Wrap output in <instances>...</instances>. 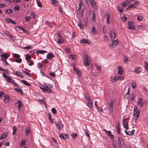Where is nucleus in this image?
Listing matches in <instances>:
<instances>
[{"mask_svg":"<svg viewBox=\"0 0 148 148\" xmlns=\"http://www.w3.org/2000/svg\"><path fill=\"white\" fill-rule=\"evenodd\" d=\"M9 100V97L8 95H6L5 96L4 99V101L5 103H8V102Z\"/></svg>","mask_w":148,"mask_h":148,"instance_id":"obj_18","label":"nucleus"},{"mask_svg":"<svg viewBox=\"0 0 148 148\" xmlns=\"http://www.w3.org/2000/svg\"><path fill=\"white\" fill-rule=\"evenodd\" d=\"M89 1L91 6L95 10H96L97 9V7L96 4L95 2V0H90Z\"/></svg>","mask_w":148,"mask_h":148,"instance_id":"obj_9","label":"nucleus"},{"mask_svg":"<svg viewBox=\"0 0 148 148\" xmlns=\"http://www.w3.org/2000/svg\"><path fill=\"white\" fill-rule=\"evenodd\" d=\"M91 12L92 13V20L93 21L95 22L96 19V17L95 12L93 10H92Z\"/></svg>","mask_w":148,"mask_h":148,"instance_id":"obj_13","label":"nucleus"},{"mask_svg":"<svg viewBox=\"0 0 148 148\" xmlns=\"http://www.w3.org/2000/svg\"><path fill=\"white\" fill-rule=\"evenodd\" d=\"M136 86V84L135 82H133L132 84V87L134 89Z\"/></svg>","mask_w":148,"mask_h":148,"instance_id":"obj_61","label":"nucleus"},{"mask_svg":"<svg viewBox=\"0 0 148 148\" xmlns=\"http://www.w3.org/2000/svg\"><path fill=\"white\" fill-rule=\"evenodd\" d=\"M17 103H18V110H20L21 107L22 106V104L21 101L20 100H18Z\"/></svg>","mask_w":148,"mask_h":148,"instance_id":"obj_34","label":"nucleus"},{"mask_svg":"<svg viewBox=\"0 0 148 148\" xmlns=\"http://www.w3.org/2000/svg\"><path fill=\"white\" fill-rule=\"evenodd\" d=\"M0 56L2 58L1 60H6L9 57V55L7 53H4L1 54Z\"/></svg>","mask_w":148,"mask_h":148,"instance_id":"obj_5","label":"nucleus"},{"mask_svg":"<svg viewBox=\"0 0 148 148\" xmlns=\"http://www.w3.org/2000/svg\"><path fill=\"white\" fill-rule=\"evenodd\" d=\"M51 2L53 5L56 6L58 4V2L56 0H51Z\"/></svg>","mask_w":148,"mask_h":148,"instance_id":"obj_28","label":"nucleus"},{"mask_svg":"<svg viewBox=\"0 0 148 148\" xmlns=\"http://www.w3.org/2000/svg\"><path fill=\"white\" fill-rule=\"evenodd\" d=\"M83 5V2H82V0H80L79 1V8L78 10V11L79 10H80V9H82L81 8V6H82V5Z\"/></svg>","mask_w":148,"mask_h":148,"instance_id":"obj_33","label":"nucleus"},{"mask_svg":"<svg viewBox=\"0 0 148 148\" xmlns=\"http://www.w3.org/2000/svg\"><path fill=\"white\" fill-rule=\"evenodd\" d=\"M105 16L106 18L107 22L108 23H109L110 22V15L108 13H106Z\"/></svg>","mask_w":148,"mask_h":148,"instance_id":"obj_14","label":"nucleus"},{"mask_svg":"<svg viewBox=\"0 0 148 148\" xmlns=\"http://www.w3.org/2000/svg\"><path fill=\"white\" fill-rule=\"evenodd\" d=\"M134 99V96L133 93L131 94V99L133 101Z\"/></svg>","mask_w":148,"mask_h":148,"instance_id":"obj_57","label":"nucleus"},{"mask_svg":"<svg viewBox=\"0 0 148 148\" xmlns=\"http://www.w3.org/2000/svg\"><path fill=\"white\" fill-rule=\"evenodd\" d=\"M7 136V135L3 133V134L1 136V138H2V139H3L5 138H6Z\"/></svg>","mask_w":148,"mask_h":148,"instance_id":"obj_58","label":"nucleus"},{"mask_svg":"<svg viewBox=\"0 0 148 148\" xmlns=\"http://www.w3.org/2000/svg\"><path fill=\"white\" fill-rule=\"evenodd\" d=\"M10 82L11 83V84L14 85H15V86H17V84H15V82L14 80L12 79Z\"/></svg>","mask_w":148,"mask_h":148,"instance_id":"obj_49","label":"nucleus"},{"mask_svg":"<svg viewBox=\"0 0 148 148\" xmlns=\"http://www.w3.org/2000/svg\"><path fill=\"white\" fill-rule=\"evenodd\" d=\"M25 133L27 136H28L30 134V130L29 128L27 127L26 128Z\"/></svg>","mask_w":148,"mask_h":148,"instance_id":"obj_26","label":"nucleus"},{"mask_svg":"<svg viewBox=\"0 0 148 148\" xmlns=\"http://www.w3.org/2000/svg\"><path fill=\"white\" fill-rule=\"evenodd\" d=\"M127 28L132 30L135 29V27L133 26H128L127 27Z\"/></svg>","mask_w":148,"mask_h":148,"instance_id":"obj_55","label":"nucleus"},{"mask_svg":"<svg viewBox=\"0 0 148 148\" xmlns=\"http://www.w3.org/2000/svg\"><path fill=\"white\" fill-rule=\"evenodd\" d=\"M64 41V40L63 39H60L57 41V43L58 44H59L63 42Z\"/></svg>","mask_w":148,"mask_h":148,"instance_id":"obj_54","label":"nucleus"},{"mask_svg":"<svg viewBox=\"0 0 148 148\" xmlns=\"http://www.w3.org/2000/svg\"><path fill=\"white\" fill-rule=\"evenodd\" d=\"M112 143L114 148H117L116 143L113 140L112 142Z\"/></svg>","mask_w":148,"mask_h":148,"instance_id":"obj_25","label":"nucleus"},{"mask_svg":"<svg viewBox=\"0 0 148 148\" xmlns=\"http://www.w3.org/2000/svg\"><path fill=\"white\" fill-rule=\"evenodd\" d=\"M117 80L116 77V76H114L112 78L111 80V82L112 83H114L116 82Z\"/></svg>","mask_w":148,"mask_h":148,"instance_id":"obj_30","label":"nucleus"},{"mask_svg":"<svg viewBox=\"0 0 148 148\" xmlns=\"http://www.w3.org/2000/svg\"><path fill=\"white\" fill-rule=\"evenodd\" d=\"M4 34L8 36L10 34L9 32L7 31H4Z\"/></svg>","mask_w":148,"mask_h":148,"instance_id":"obj_56","label":"nucleus"},{"mask_svg":"<svg viewBox=\"0 0 148 148\" xmlns=\"http://www.w3.org/2000/svg\"><path fill=\"white\" fill-rule=\"evenodd\" d=\"M22 72L25 73L26 75L29 76V77H31V74H30V73H28L26 71L24 70H23L22 71Z\"/></svg>","mask_w":148,"mask_h":148,"instance_id":"obj_47","label":"nucleus"},{"mask_svg":"<svg viewBox=\"0 0 148 148\" xmlns=\"http://www.w3.org/2000/svg\"><path fill=\"white\" fill-rule=\"evenodd\" d=\"M59 137L65 140L66 138H69L68 135L67 134H65L64 133L60 134H59Z\"/></svg>","mask_w":148,"mask_h":148,"instance_id":"obj_8","label":"nucleus"},{"mask_svg":"<svg viewBox=\"0 0 148 148\" xmlns=\"http://www.w3.org/2000/svg\"><path fill=\"white\" fill-rule=\"evenodd\" d=\"M111 38L112 40H115L116 34L114 32L110 31Z\"/></svg>","mask_w":148,"mask_h":148,"instance_id":"obj_10","label":"nucleus"},{"mask_svg":"<svg viewBox=\"0 0 148 148\" xmlns=\"http://www.w3.org/2000/svg\"><path fill=\"white\" fill-rule=\"evenodd\" d=\"M140 111L138 110V108L135 106L134 111V117L135 120H136L138 119L140 115Z\"/></svg>","mask_w":148,"mask_h":148,"instance_id":"obj_1","label":"nucleus"},{"mask_svg":"<svg viewBox=\"0 0 148 148\" xmlns=\"http://www.w3.org/2000/svg\"><path fill=\"white\" fill-rule=\"evenodd\" d=\"M13 11L10 9H8L5 10V12L6 14H10L13 12Z\"/></svg>","mask_w":148,"mask_h":148,"instance_id":"obj_31","label":"nucleus"},{"mask_svg":"<svg viewBox=\"0 0 148 148\" xmlns=\"http://www.w3.org/2000/svg\"><path fill=\"white\" fill-rule=\"evenodd\" d=\"M114 102L111 99V100L109 104V109L111 112H112L113 111V104Z\"/></svg>","mask_w":148,"mask_h":148,"instance_id":"obj_6","label":"nucleus"},{"mask_svg":"<svg viewBox=\"0 0 148 148\" xmlns=\"http://www.w3.org/2000/svg\"><path fill=\"white\" fill-rule=\"evenodd\" d=\"M49 118L50 121L51 123H53V120L51 118V114H50L49 115Z\"/></svg>","mask_w":148,"mask_h":148,"instance_id":"obj_53","label":"nucleus"},{"mask_svg":"<svg viewBox=\"0 0 148 148\" xmlns=\"http://www.w3.org/2000/svg\"><path fill=\"white\" fill-rule=\"evenodd\" d=\"M92 32L94 34H97V31L95 27V26H93L92 28Z\"/></svg>","mask_w":148,"mask_h":148,"instance_id":"obj_35","label":"nucleus"},{"mask_svg":"<svg viewBox=\"0 0 148 148\" xmlns=\"http://www.w3.org/2000/svg\"><path fill=\"white\" fill-rule=\"evenodd\" d=\"M123 73L122 68L121 66H119L118 69V73L120 75L122 74Z\"/></svg>","mask_w":148,"mask_h":148,"instance_id":"obj_20","label":"nucleus"},{"mask_svg":"<svg viewBox=\"0 0 148 148\" xmlns=\"http://www.w3.org/2000/svg\"><path fill=\"white\" fill-rule=\"evenodd\" d=\"M87 105L88 107L90 109L92 108V107L93 106L92 103H87Z\"/></svg>","mask_w":148,"mask_h":148,"instance_id":"obj_39","label":"nucleus"},{"mask_svg":"<svg viewBox=\"0 0 148 148\" xmlns=\"http://www.w3.org/2000/svg\"><path fill=\"white\" fill-rule=\"evenodd\" d=\"M85 61L83 62L85 66H88L90 64V60L88 58V56L87 55L85 54L84 56Z\"/></svg>","mask_w":148,"mask_h":148,"instance_id":"obj_2","label":"nucleus"},{"mask_svg":"<svg viewBox=\"0 0 148 148\" xmlns=\"http://www.w3.org/2000/svg\"><path fill=\"white\" fill-rule=\"evenodd\" d=\"M20 7L18 5H16L14 7L15 11H18L20 10Z\"/></svg>","mask_w":148,"mask_h":148,"instance_id":"obj_43","label":"nucleus"},{"mask_svg":"<svg viewBox=\"0 0 148 148\" xmlns=\"http://www.w3.org/2000/svg\"><path fill=\"white\" fill-rule=\"evenodd\" d=\"M145 68L146 70H147V69L148 66V64L146 62H145Z\"/></svg>","mask_w":148,"mask_h":148,"instance_id":"obj_64","label":"nucleus"},{"mask_svg":"<svg viewBox=\"0 0 148 148\" xmlns=\"http://www.w3.org/2000/svg\"><path fill=\"white\" fill-rule=\"evenodd\" d=\"M88 40H87L85 38H84L81 40L80 41V43H83L84 44H88Z\"/></svg>","mask_w":148,"mask_h":148,"instance_id":"obj_16","label":"nucleus"},{"mask_svg":"<svg viewBox=\"0 0 148 148\" xmlns=\"http://www.w3.org/2000/svg\"><path fill=\"white\" fill-rule=\"evenodd\" d=\"M54 57L52 53H50L48 54L47 56V58L48 59H51Z\"/></svg>","mask_w":148,"mask_h":148,"instance_id":"obj_19","label":"nucleus"},{"mask_svg":"<svg viewBox=\"0 0 148 148\" xmlns=\"http://www.w3.org/2000/svg\"><path fill=\"white\" fill-rule=\"evenodd\" d=\"M73 70L74 71H75L76 73H77V74L78 75V76L80 77L81 76V72L80 71H78V70H77L75 68V65L74 64H73Z\"/></svg>","mask_w":148,"mask_h":148,"instance_id":"obj_11","label":"nucleus"},{"mask_svg":"<svg viewBox=\"0 0 148 148\" xmlns=\"http://www.w3.org/2000/svg\"><path fill=\"white\" fill-rule=\"evenodd\" d=\"M45 87L48 88H51L53 87V85L51 84L45 83Z\"/></svg>","mask_w":148,"mask_h":148,"instance_id":"obj_21","label":"nucleus"},{"mask_svg":"<svg viewBox=\"0 0 148 148\" xmlns=\"http://www.w3.org/2000/svg\"><path fill=\"white\" fill-rule=\"evenodd\" d=\"M137 19L139 21H141L143 20V18L141 16H139L137 17Z\"/></svg>","mask_w":148,"mask_h":148,"instance_id":"obj_50","label":"nucleus"},{"mask_svg":"<svg viewBox=\"0 0 148 148\" xmlns=\"http://www.w3.org/2000/svg\"><path fill=\"white\" fill-rule=\"evenodd\" d=\"M69 58L72 60L75 59L76 58V56L75 55H70L69 56Z\"/></svg>","mask_w":148,"mask_h":148,"instance_id":"obj_36","label":"nucleus"},{"mask_svg":"<svg viewBox=\"0 0 148 148\" xmlns=\"http://www.w3.org/2000/svg\"><path fill=\"white\" fill-rule=\"evenodd\" d=\"M122 123L124 127L126 130H128L129 128L128 124L125 119H123Z\"/></svg>","mask_w":148,"mask_h":148,"instance_id":"obj_7","label":"nucleus"},{"mask_svg":"<svg viewBox=\"0 0 148 148\" xmlns=\"http://www.w3.org/2000/svg\"><path fill=\"white\" fill-rule=\"evenodd\" d=\"M15 61L16 62H17L18 63H20L22 61V59L21 58H19L18 59H16L15 60Z\"/></svg>","mask_w":148,"mask_h":148,"instance_id":"obj_62","label":"nucleus"},{"mask_svg":"<svg viewBox=\"0 0 148 148\" xmlns=\"http://www.w3.org/2000/svg\"><path fill=\"white\" fill-rule=\"evenodd\" d=\"M118 144L120 148H125L123 141L121 137L118 138Z\"/></svg>","mask_w":148,"mask_h":148,"instance_id":"obj_3","label":"nucleus"},{"mask_svg":"<svg viewBox=\"0 0 148 148\" xmlns=\"http://www.w3.org/2000/svg\"><path fill=\"white\" fill-rule=\"evenodd\" d=\"M56 124L58 129L59 130H60L61 127L62 126V123L61 121L58 122V123H56Z\"/></svg>","mask_w":148,"mask_h":148,"instance_id":"obj_22","label":"nucleus"},{"mask_svg":"<svg viewBox=\"0 0 148 148\" xmlns=\"http://www.w3.org/2000/svg\"><path fill=\"white\" fill-rule=\"evenodd\" d=\"M17 130V128L15 126L13 127V132L12 133V134L13 135H14Z\"/></svg>","mask_w":148,"mask_h":148,"instance_id":"obj_41","label":"nucleus"},{"mask_svg":"<svg viewBox=\"0 0 148 148\" xmlns=\"http://www.w3.org/2000/svg\"><path fill=\"white\" fill-rule=\"evenodd\" d=\"M13 56L14 57L16 58H18L20 57V56L18 54L16 53H15L13 55Z\"/></svg>","mask_w":148,"mask_h":148,"instance_id":"obj_52","label":"nucleus"},{"mask_svg":"<svg viewBox=\"0 0 148 148\" xmlns=\"http://www.w3.org/2000/svg\"><path fill=\"white\" fill-rule=\"evenodd\" d=\"M21 82H22L25 85L28 86H30V85L27 82L25 81L24 80H22L21 81Z\"/></svg>","mask_w":148,"mask_h":148,"instance_id":"obj_32","label":"nucleus"},{"mask_svg":"<svg viewBox=\"0 0 148 148\" xmlns=\"http://www.w3.org/2000/svg\"><path fill=\"white\" fill-rule=\"evenodd\" d=\"M130 3V0H127L126 1L123 3L122 4V6L123 7H125Z\"/></svg>","mask_w":148,"mask_h":148,"instance_id":"obj_12","label":"nucleus"},{"mask_svg":"<svg viewBox=\"0 0 148 148\" xmlns=\"http://www.w3.org/2000/svg\"><path fill=\"white\" fill-rule=\"evenodd\" d=\"M25 140H22L21 142V145H25Z\"/></svg>","mask_w":148,"mask_h":148,"instance_id":"obj_63","label":"nucleus"},{"mask_svg":"<svg viewBox=\"0 0 148 148\" xmlns=\"http://www.w3.org/2000/svg\"><path fill=\"white\" fill-rule=\"evenodd\" d=\"M141 72L140 68H136L134 69V72L137 73H139Z\"/></svg>","mask_w":148,"mask_h":148,"instance_id":"obj_29","label":"nucleus"},{"mask_svg":"<svg viewBox=\"0 0 148 148\" xmlns=\"http://www.w3.org/2000/svg\"><path fill=\"white\" fill-rule=\"evenodd\" d=\"M77 25H78L80 28H81V29H83V28L84 27V25L82 23H81L80 20L79 21V22H78Z\"/></svg>","mask_w":148,"mask_h":148,"instance_id":"obj_23","label":"nucleus"},{"mask_svg":"<svg viewBox=\"0 0 148 148\" xmlns=\"http://www.w3.org/2000/svg\"><path fill=\"white\" fill-rule=\"evenodd\" d=\"M52 112L54 114H56L57 113V110L54 108H53L51 109Z\"/></svg>","mask_w":148,"mask_h":148,"instance_id":"obj_44","label":"nucleus"},{"mask_svg":"<svg viewBox=\"0 0 148 148\" xmlns=\"http://www.w3.org/2000/svg\"><path fill=\"white\" fill-rule=\"evenodd\" d=\"M117 134H120V130L119 125H117Z\"/></svg>","mask_w":148,"mask_h":148,"instance_id":"obj_45","label":"nucleus"},{"mask_svg":"<svg viewBox=\"0 0 148 148\" xmlns=\"http://www.w3.org/2000/svg\"><path fill=\"white\" fill-rule=\"evenodd\" d=\"M31 58V56L29 54H27L26 56L25 59L27 60H28Z\"/></svg>","mask_w":148,"mask_h":148,"instance_id":"obj_46","label":"nucleus"},{"mask_svg":"<svg viewBox=\"0 0 148 148\" xmlns=\"http://www.w3.org/2000/svg\"><path fill=\"white\" fill-rule=\"evenodd\" d=\"M40 88L44 92L48 91V89H47L46 88H41V86H40Z\"/></svg>","mask_w":148,"mask_h":148,"instance_id":"obj_51","label":"nucleus"},{"mask_svg":"<svg viewBox=\"0 0 148 148\" xmlns=\"http://www.w3.org/2000/svg\"><path fill=\"white\" fill-rule=\"evenodd\" d=\"M71 135L72 136V138L74 139L77 136V134L74 133H72Z\"/></svg>","mask_w":148,"mask_h":148,"instance_id":"obj_38","label":"nucleus"},{"mask_svg":"<svg viewBox=\"0 0 148 148\" xmlns=\"http://www.w3.org/2000/svg\"><path fill=\"white\" fill-rule=\"evenodd\" d=\"M85 97L86 99V100L88 101L90 99V97L87 94H85Z\"/></svg>","mask_w":148,"mask_h":148,"instance_id":"obj_37","label":"nucleus"},{"mask_svg":"<svg viewBox=\"0 0 148 148\" xmlns=\"http://www.w3.org/2000/svg\"><path fill=\"white\" fill-rule=\"evenodd\" d=\"M36 1L38 6L42 8V5L40 2L38 0H36Z\"/></svg>","mask_w":148,"mask_h":148,"instance_id":"obj_40","label":"nucleus"},{"mask_svg":"<svg viewBox=\"0 0 148 148\" xmlns=\"http://www.w3.org/2000/svg\"><path fill=\"white\" fill-rule=\"evenodd\" d=\"M116 76V77L117 80H121L124 78V77L122 75H117Z\"/></svg>","mask_w":148,"mask_h":148,"instance_id":"obj_24","label":"nucleus"},{"mask_svg":"<svg viewBox=\"0 0 148 148\" xmlns=\"http://www.w3.org/2000/svg\"><path fill=\"white\" fill-rule=\"evenodd\" d=\"M17 91L19 92L21 94L23 93V90L20 87L17 90Z\"/></svg>","mask_w":148,"mask_h":148,"instance_id":"obj_60","label":"nucleus"},{"mask_svg":"<svg viewBox=\"0 0 148 148\" xmlns=\"http://www.w3.org/2000/svg\"><path fill=\"white\" fill-rule=\"evenodd\" d=\"M107 134L112 139H113V138L114 137V136L113 135L111 134V132L110 131H108V132L107 133Z\"/></svg>","mask_w":148,"mask_h":148,"instance_id":"obj_27","label":"nucleus"},{"mask_svg":"<svg viewBox=\"0 0 148 148\" xmlns=\"http://www.w3.org/2000/svg\"><path fill=\"white\" fill-rule=\"evenodd\" d=\"M16 75L20 78H24L23 75L19 71H16Z\"/></svg>","mask_w":148,"mask_h":148,"instance_id":"obj_17","label":"nucleus"},{"mask_svg":"<svg viewBox=\"0 0 148 148\" xmlns=\"http://www.w3.org/2000/svg\"><path fill=\"white\" fill-rule=\"evenodd\" d=\"M46 51L43 50H39L38 51V53L41 54H43L44 53H46Z\"/></svg>","mask_w":148,"mask_h":148,"instance_id":"obj_48","label":"nucleus"},{"mask_svg":"<svg viewBox=\"0 0 148 148\" xmlns=\"http://www.w3.org/2000/svg\"><path fill=\"white\" fill-rule=\"evenodd\" d=\"M8 37H9V38L12 40H14V38H13V36H12V35L11 34H10L8 36Z\"/></svg>","mask_w":148,"mask_h":148,"instance_id":"obj_59","label":"nucleus"},{"mask_svg":"<svg viewBox=\"0 0 148 148\" xmlns=\"http://www.w3.org/2000/svg\"><path fill=\"white\" fill-rule=\"evenodd\" d=\"M138 105H139L140 107L141 108L144 105V103L142 102V98H140L138 101Z\"/></svg>","mask_w":148,"mask_h":148,"instance_id":"obj_15","label":"nucleus"},{"mask_svg":"<svg viewBox=\"0 0 148 148\" xmlns=\"http://www.w3.org/2000/svg\"><path fill=\"white\" fill-rule=\"evenodd\" d=\"M2 61L3 62V64L5 66L8 65H9V63L6 61V60H2Z\"/></svg>","mask_w":148,"mask_h":148,"instance_id":"obj_42","label":"nucleus"},{"mask_svg":"<svg viewBox=\"0 0 148 148\" xmlns=\"http://www.w3.org/2000/svg\"><path fill=\"white\" fill-rule=\"evenodd\" d=\"M113 42L110 45L109 47L111 49H112L114 48L118 43V41L116 40H112Z\"/></svg>","mask_w":148,"mask_h":148,"instance_id":"obj_4","label":"nucleus"}]
</instances>
